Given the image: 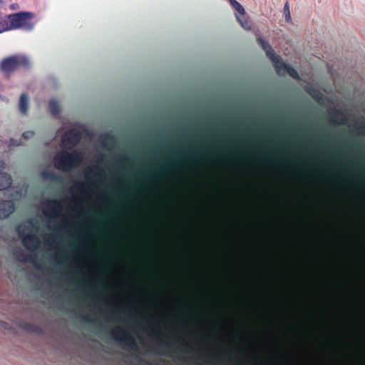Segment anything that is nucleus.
I'll use <instances>...</instances> for the list:
<instances>
[{
	"label": "nucleus",
	"mask_w": 365,
	"mask_h": 365,
	"mask_svg": "<svg viewBox=\"0 0 365 365\" xmlns=\"http://www.w3.org/2000/svg\"><path fill=\"white\" fill-rule=\"evenodd\" d=\"M83 160L81 153L78 150L61 151L53 158L54 167L63 172H69L76 168Z\"/></svg>",
	"instance_id": "f257e3e1"
},
{
	"label": "nucleus",
	"mask_w": 365,
	"mask_h": 365,
	"mask_svg": "<svg viewBox=\"0 0 365 365\" xmlns=\"http://www.w3.org/2000/svg\"><path fill=\"white\" fill-rule=\"evenodd\" d=\"M111 337L121 346L130 351H138V345L133 334L120 326H117L110 332Z\"/></svg>",
	"instance_id": "f03ea898"
},
{
	"label": "nucleus",
	"mask_w": 365,
	"mask_h": 365,
	"mask_svg": "<svg viewBox=\"0 0 365 365\" xmlns=\"http://www.w3.org/2000/svg\"><path fill=\"white\" fill-rule=\"evenodd\" d=\"M34 15L31 12L21 11L9 14V18L11 20L12 30H16L19 29H24L26 31H31L34 25L31 22V19Z\"/></svg>",
	"instance_id": "7ed1b4c3"
},
{
	"label": "nucleus",
	"mask_w": 365,
	"mask_h": 365,
	"mask_svg": "<svg viewBox=\"0 0 365 365\" xmlns=\"http://www.w3.org/2000/svg\"><path fill=\"white\" fill-rule=\"evenodd\" d=\"M43 215L51 222L58 217L63 210V204L60 200L47 199L43 203Z\"/></svg>",
	"instance_id": "20e7f679"
},
{
	"label": "nucleus",
	"mask_w": 365,
	"mask_h": 365,
	"mask_svg": "<svg viewBox=\"0 0 365 365\" xmlns=\"http://www.w3.org/2000/svg\"><path fill=\"white\" fill-rule=\"evenodd\" d=\"M25 229L26 232L19 228L18 230L19 235L24 247L30 252H34L39 247L40 240L29 227H25Z\"/></svg>",
	"instance_id": "39448f33"
},
{
	"label": "nucleus",
	"mask_w": 365,
	"mask_h": 365,
	"mask_svg": "<svg viewBox=\"0 0 365 365\" xmlns=\"http://www.w3.org/2000/svg\"><path fill=\"white\" fill-rule=\"evenodd\" d=\"M29 58L25 56H13L4 59L1 63V70L6 72L12 71L19 66L27 67Z\"/></svg>",
	"instance_id": "423d86ee"
},
{
	"label": "nucleus",
	"mask_w": 365,
	"mask_h": 365,
	"mask_svg": "<svg viewBox=\"0 0 365 365\" xmlns=\"http://www.w3.org/2000/svg\"><path fill=\"white\" fill-rule=\"evenodd\" d=\"M81 135L76 129L66 131L61 138V147L63 149H72L80 141Z\"/></svg>",
	"instance_id": "0eeeda50"
},
{
	"label": "nucleus",
	"mask_w": 365,
	"mask_h": 365,
	"mask_svg": "<svg viewBox=\"0 0 365 365\" xmlns=\"http://www.w3.org/2000/svg\"><path fill=\"white\" fill-rule=\"evenodd\" d=\"M232 6L236 10L238 14H236V18L242 28L245 30L251 29L250 23L245 19V9L243 6L236 0H229Z\"/></svg>",
	"instance_id": "6e6552de"
},
{
	"label": "nucleus",
	"mask_w": 365,
	"mask_h": 365,
	"mask_svg": "<svg viewBox=\"0 0 365 365\" xmlns=\"http://www.w3.org/2000/svg\"><path fill=\"white\" fill-rule=\"evenodd\" d=\"M15 210V205L11 200L0 201V219L7 218Z\"/></svg>",
	"instance_id": "1a4fd4ad"
},
{
	"label": "nucleus",
	"mask_w": 365,
	"mask_h": 365,
	"mask_svg": "<svg viewBox=\"0 0 365 365\" xmlns=\"http://www.w3.org/2000/svg\"><path fill=\"white\" fill-rule=\"evenodd\" d=\"M5 168L4 161L0 160V191L5 190L9 188L12 182L11 176L2 170Z\"/></svg>",
	"instance_id": "9d476101"
},
{
	"label": "nucleus",
	"mask_w": 365,
	"mask_h": 365,
	"mask_svg": "<svg viewBox=\"0 0 365 365\" xmlns=\"http://www.w3.org/2000/svg\"><path fill=\"white\" fill-rule=\"evenodd\" d=\"M270 60L273 63L277 73L281 76H285L289 65L283 62L278 56H275Z\"/></svg>",
	"instance_id": "9b49d317"
},
{
	"label": "nucleus",
	"mask_w": 365,
	"mask_h": 365,
	"mask_svg": "<svg viewBox=\"0 0 365 365\" xmlns=\"http://www.w3.org/2000/svg\"><path fill=\"white\" fill-rule=\"evenodd\" d=\"M150 327L152 334L155 336L157 341L161 346H166L169 348L171 347L172 344L163 338V332L158 329L155 324L150 323Z\"/></svg>",
	"instance_id": "f8f14e48"
},
{
	"label": "nucleus",
	"mask_w": 365,
	"mask_h": 365,
	"mask_svg": "<svg viewBox=\"0 0 365 365\" xmlns=\"http://www.w3.org/2000/svg\"><path fill=\"white\" fill-rule=\"evenodd\" d=\"M11 24V20L9 18V15L2 16L0 18V34L12 31L11 25H9Z\"/></svg>",
	"instance_id": "ddd939ff"
},
{
	"label": "nucleus",
	"mask_w": 365,
	"mask_h": 365,
	"mask_svg": "<svg viewBox=\"0 0 365 365\" xmlns=\"http://www.w3.org/2000/svg\"><path fill=\"white\" fill-rule=\"evenodd\" d=\"M257 41L266 52L267 56L270 59L276 56L273 49L272 48V46L269 43L263 40L261 37L257 38Z\"/></svg>",
	"instance_id": "4468645a"
},
{
	"label": "nucleus",
	"mask_w": 365,
	"mask_h": 365,
	"mask_svg": "<svg viewBox=\"0 0 365 365\" xmlns=\"http://www.w3.org/2000/svg\"><path fill=\"white\" fill-rule=\"evenodd\" d=\"M19 110L22 114H26L29 108V99L25 93H22L19 99Z\"/></svg>",
	"instance_id": "2eb2a0df"
},
{
	"label": "nucleus",
	"mask_w": 365,
	"mask_h": 365,
	"mask_svg": "<svg viewBox=\"0 0 365 365\" xmlns=\"http://www.w3.org/2000/svg\"><path fill=\"white\" fill-rule=\"evenodd\" d=\"M41 176L45 180L51 181H61V177L52 171L44 170L41 173Z\"/></svg>",
	"instance_id": "dca6fc26"
},
{
	"label": "nucleus",
	"mask_w": 365,
	"mask_h": 365,
	"mask_svg": "<svg viewBox=\"0 0 365 365\" xmlns=\"http://www.w3.org/2000/svg\"><path fill=\"white\" fill-rule=\"evenodd\" d=\"M48 108L50 112L53 115H57L60 113V107L58 102L55 100H51L48 103Z\"/></svg>",
	"instance_id": "f3484780"
},
{
	"label": "nucleus",
	"mask_w": 365,
	"mask_h": 365,
	"mask_svg": "<svg viewBox=\"0 0 365 365\" xmlns=\"http://www.w3.org/2000/svg\"><path fill=\"white\" fill-rule=\"evenodd\" d=\"M331 120L333 122L339 125H345L348 122V118L344 113H341L340 116L334 115L332 116Z\"/></svg>",
	"instance_id": "a211bd4d"
},
{
	"label": "nucleus",
	"mask_w": 365,
	"mask_h": 365,
	"mask_svg": "<svg viewBox=\"0 0 365 365\" xmlns=\"http://www.w3.org/2000/svg\"><path fill=\"white\" fill-rule=\"evenodd\" d=\"M96 169L97 170V175H98L101 178H105L106 175V171L104 168L99 165H96L94 167H88L87 170L89 171V173L93 172V170Z\"/></svg>",
	"instance_id": "6ab92c4d"
},
{
	"label": "nucleus",
	"mask_w": 365,
	"mask_h": 365,
	"mask_svg": "<svg viewBox=\"0 0 365 365\" xmlns=\"http://www.w3.org/2000/svg\"><path fill=\"white\" fill-rule=\"evenodd\" d=\"M74 187H76L78 189L83 190L85 194H87L88 192V190H86V183L84 181L81 180V181L76 182L74 183V186H72L70 187V189H69L70 192H74Z\"/></svg>",
	"instance_id": "aec40b11"
},
{
	"label": "nucleus",
	"mask_w": 365,
	"mask_h": 365,
	"mask_svg": "<svg viewBox=\"0 0 365 365\" xmlns=\"http://www.w3.org/2000/svg\"><path fill=\"white\" fill-rule=\"evenodd\" d=\"M178 339L180 341L181 343V345H182V348H181V351L183 352V353H185L187 352V350H192V351H194V348L193 346L187 343L183 338L182 337H178Z\"/></svg>",
	"instance_id": "412c9836"
},
{
	"label": "nucleus",
	"mask_w": 365,
	"mask_h": 365,
	"mask_svg": "<svg viewBox=\"0 0 365 365\" xmlns=\"http://www.w3.org/2000/svg\"><path fill=\"white\" fill-rule=\"evenodd\" d=\"M307 92L317 101L322 99V94L315 88H310Z\"/></svg>",
	"instance_id": "4be33fe9"
},
{
	"label": "nucleus",
	"mask_w": 365,
	"mask_h": 365,
	"mask_svg": "<svg viewBox=\"0 0 365 365\" xmlns=\"http://www.w3.org/2000/svg\"><path fill=\"white\" fill-rule=\"evenodd\" d=\"M288 73L292 78L299 80V75L297 70L289 66H288L287 69L286 71V74Z\"/></svg>",
	"instance_id": "5701e85b"
},
{
	"label": "nucleus",
	"mask_w": 365,
	"mask_h": 365,
	"mask_svg": "<svg viewBox=\"0 0 365 365\" xmlns=\"http://www.w3.org/2000/svg\"><path fill=\"white\" fill-rule=\"evenodd\" d=\"M76 203L79 205V206H82L83 202L85 201V195H75L74 197H73Z\"/></svg>",
	"instance_id": "b1692460"
},
{
	"label": "nucleus",
	"mask_w": 365,
	"mask_h": 365,
	"mask_svg": "<svg viewBox=\"0 0 365 365\" xmlns=\"http://www.w3.org/2000/svg\"><path fill=\"white\" fill-rule=\"evenodd\" d=\"M118 163L120 166H124L125 164L130 163V158L128 155H123L120 160L118 161Z\"/></svg>",
	"instance_id": "393cba45"
},
{
	"label": "nucleus",
	"mask_w": 365,
	"mask_h": 365,
	"mask_svg": "<svg viewBox=\"0 0 365 365\" xmlns=\"http://www.w3.org/2000/svg\"><path fill=\"white\" fill-rule=\"evenodd\" d=\"M284 11L285 14L286 21H289L291 16L288 3H286V4L284 5Z\"/></svg>",
	"instance_id": "a878e982"
},
{
	"label": "nucleus",
	"mask_w": 365,
	"mask_h": 365,
	"mask_svg": "<svg viewBox=\"0 0 365 365\" xmlns=\"http://www.w3.org/2000/svg\"><path fill=\"white\" fill-rule=\"evenodd\" d=\"M34 135V132L32 131V130H27V131H25L22 134V137L25 139V140H28V139H30Z\"/></svg>",
	"instance_id": "bb28decb"
},
{
	"label": "nucleus",
	"mask_w": 365,
	"mask_h": 365,
	"mask_svg": "<svg viewBox=\"0 0 365 365\" xmlns=\"http://www.w3.org/2000/svg\"><path fill=\"white\" fill-rule=\"evenodd\" d=\"M54 263L58 267H63L65 265V261L62 258L55 257Z\"/></svg>",
	"instance_id": "cd10ccee"
},
{
	"label": "nucleus",
	"mask_w": 365,
	"mask_h": 365,
	"mask_svg": "<svg viewBox=\"0 0 365 365\" xmlns=\"http://www.w3.org/2000/svg\"><path fill=\"white\" fill-rule=\"evenodd\" d=\"M86 276L88 277L90 281L94 284L100 282L98 279L95 278L91 274H86Z\"/></svg>",
	"instance_id": "c85d7f7f"
},
{
	"label": "nucleus",
	"mask_w": 365,
	"mask_h": 365,
	"mask_svg": "<svg viewBox=\"0 0 365 365\" xmlns=\"http://www.w3.org/2000/svg\"><path fill=\"white\" fill-rule=\"evenodd\" d=\"M10 145H14V146H19V145H21V140H16V139H11L10 140Z\"/></svg>",
	"instance_id": "c756f323"
},
{
	"label": "nucleus",
	"mask_w": 365,
	"mask_h": 365,
	"mask_svg": "<svg viewBox=\"0 0 365 365\" xmlns=\"http://www.w3.org/2000/svg\"><path fill=\"white\" fill-rule=\"evenodd\" d=\"M97 160L98 163H103L105 160V155L103 153H100L97 155Z\"/></svg>",
	"instance_id": "7c9ffc66"
},
{
	"label": "nucleus",
	"mask_w": 365,
	"mask_h": 365,
	"mask_svg": "<svg viewBox=\"0 0 365 365\" xmlns=\"http://www.w3.org/2000/svg\"><path fill=\"white\" fill-rule=\"evenodd\" d=\"M46 243H47V245L51 246L53 244H56V241L55 239L51 240L50 238H48V239L46 240Z\"/></svg>",
	"instance_id": "2f4dec72"
},
{
	"label": "nucleus",
	"mask_w": 365,
	"mask_h": 365,
	"mask_svg": "<svg viewBox=\"0 0 365 365\" xmlns=\"http://www.w3.org/2000/svg\"><path fill=\"white\" fill-rule=\"evenodd\" d=\"M76 250L78 252H85V247L83 245H79L76 247Z\"/></svg>",
	"instance_id": "473e14b6"
},
{
	"label": "nucleus",
	"mask_w": 365,
	"mask_h": 365,
	"mask_svg": "<svg viewBox=\"0 0 365 365\" xmlns=\"http://www.w3.org/2000/svg\"><path fill=\"white\" fill-rule=\"evenodd\" d=\"M48 229L51 230H53L55 232H58L59 229L57 226H51L50 225H48Z\"/></svg>",
	"instance_id": "72a5a7b5"
},
{
	"label": "nucleus",
	"mask_w": 365,
	"mask_h": 365,
	"mask_svg": "<svg viewBox=\"0 0 365 365\" xmlns=\"http://www.w3.org/2000/svg\"><path fill=\"white\" fill-rule=\"evenodd\" d=\"M205 365H217L214 361L210 359H207L205 361Z\"/></svg>",
	"instance_id": "f704fd0d"
},
{
	"label": "nucleus",
	"mask_w": 365,
	"mask_h": 365,
	"mask_svg": "<svg viewBox=\"0 0 365 365\" xmlns=\"http://www.w3.org/2000/svg\"><path fill=\"white\" fill-rule=\"evenodd\" d=\"M19 8V6L18 4H13L10 6V9L11 10H16Z\"/></svg>",
	"instance_id": "c9c22d12"
},
{
	"label": "nucleus",
	"mask_w": 365,
	"mask_h": 365,
	"mask_svg": "<svg viewBox=\"0 0 365 365\" xmlns=\"http://www.w3.org/2000/svg\"><path fill=\"white\" fill-rule=\"evenodd\" d=\"M54 249H56V250H61L62 252L65 253V250L61 247V246H58L57 244L56 246L53 247Z\"/></svg>",
	"instance_id": "e433bc0d"
},
{
	"label": "nucleus",
	"mask_w": 365,
	"mask_h": 365,
	"mask_svg": "<svg viewBox=\"0 0 365 365\" xmlns=\"http://www.w3.org/2000/svg\"><path fill=\"white\" fill-rule=\"evenodd\" d=\"M76 267H77V268H78L81 272H83V274H86V273H85V272L83 271V267H82V266H81V264L80 263H78H78H76Z\"/></svg>",
	"instance_id": "4c0bfd02"
},
{
	"label": "nucleus",
	"mask_w": 365,
	"mask_h": 365,
	"mask_svg": "<svg viewBox=\"0 0 365 365\" xmlns=\"http://www.w3.org/2000/svg\"><path fill=\"white\" fill-rule=\"evenodd\" d=\"M106 138H109V139H111L112 140H114V137H113V136H112V135H108H108H106Z\"/></svg>",
	"instance_id": "58836bf2"
},
{
	"label": "nucleus",
	"mask_w": 365,
	"mask_h": 365,
	"mask_svg": "<svg viewBox=\"0 0 365 365\" xmlns=\"http://www.w3.org/2000/svg\"><path fill=\"white\" fill-rule=\"evenodd\" d=\"M103 146H106V143L104 141L103 142Z\"/></svg>",
	"instance_id": "ea45409f"
},
{
	"label": "nucleus",
	"mask_w": 365,
	"mask_h": 365,
	"mask_svg": "<svg viewBox=\"0 0 365 365\" xmlns=\"http://www.w3.org/2000/svg\"><path fill=\"white\" fill-rule=\"evenodd\" d=\"M135 356H136L137 358H139V356H138V354H135Z\"/></svg>",
	"instance_id": "a19ab883"
},
{
	"label": "nucleus",
	"mask_w": 365,
	"mask_h": 365,
	"mask_svg": "<svg viewBox=\"0 0 365 365\" xmlns=\"http://www.w3.org/2000/svg\"><path fill=\"white\" fill-rule=\"evenodd\" d=\"M167 352H168V355H170V351H168Z\"/></svg>",
	"instance_id": "79ce46f5"
},
{
	"label": "nucleus",
	"mask_w": 365,
	"mask_h": 365,
	"mask_svg": "<svg viewBox=\"0 0 365 365\" xmlns=\"http://www.w3.org/2000/svg\"><path fill=\"white\" fill-rule=\"evenodd\" d=\"M1 16H2V14H1V13L0 12V18H1Z\"/></svg>",
	"instance_id": "37998d69"
}]
</instances>
